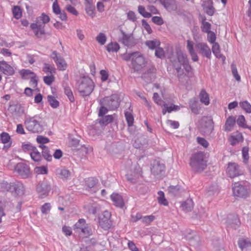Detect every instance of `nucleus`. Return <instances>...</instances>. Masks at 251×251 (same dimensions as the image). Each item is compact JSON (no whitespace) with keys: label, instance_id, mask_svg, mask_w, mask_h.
I'll return each instance as SVG.
<instances>
[{"label":"nucleus","instance_id":"obj_1","mask_svg":"<svg viewBox=\"0 0 251 251\" xmlns=\"http://www.w3.org/2000/svg\"><path fill=\"white\" fill-rule=\"evenodd\" d=\"M173 67L176 70L177 76L180 81L183 79L187 80L193 75V70L189 64L187 55L181 52H178L176 54V57L171 59Z\"/></svg>","mask_w":251,"mask_h":251},{"label":"nucleus","instance_id":"obj_2","mask_svg":"<svg viewBox=\"0 0 251 251\" xmlns=\"http://www.w3.org/2000/svg\"><path fill=\"white\" fill-rule=\"evenodd\" d=\"M190 165L193 170L197 173H200L206 169L207 161L204 152L198 151L193 153L191 158Z\"/></svg>","mask_w":251,"mask_h":251},{"label":"nucleus","instance_id":"obj_3","mask_svg":"<svg viewBox=\"0 0 251 251\" xmlns=\"http://www.w3.org/2000/svg\"><path fill=\"white\" fill-rule=\"evenodd\" d=\"M50 21L49 16L43 13L36 18L35 23L30 25V28L36 37L40 38L45 34V25L48 23Z\"/></svg>","mask_w":251,"mask_h":251},{"label":"nucleus","instance_id":"obj_4","mask_svg":"<svg viewBox=\"0 0 251 251\" xmlns=\"http://www.w3.org/2000/svg\"><path fill=\"white\" fill-rule=\"evenodd\" d=\"M95 84L92 79L88 76H83L78 80L77 89L83 97L90 95L94 90Z\"/></svg>","mask_w":251,"mask_h":251},{"label":"nucleus","instance_id":"obj_5","mask_svg":"<svg viewBox=\"0 0 251 251\" xmlns=\"http://www.w3.org/2000/svg\"><path fill=\"white\" fill-rule=\"evenodd\" d=\"M40 119V118L37 116L26 117L24 122L26 129L33 133L41 131L42 126Z\"/></svg>","mask_w":251,"mask_h":251},{"label":"nucleus","instance_id":"obj_6","mask_svg":"<svg viewBox=\"0 0 251 251\" xmlns=\"http://www.w3.org/2000/svg\"><path fill=\"white\" fill-rule=\"evenodd\" d=\"M232 190L233 196L236 198L246 199L249 196L248 189L238 182L232 184Z\"/></svg>","mask_w":251,"mask_h":251},{"label":"nucleus","instance_id":"obj_7","mask_svg":"<svg viewBox=\"0 0 251 251\" xmlns=\"http://www.w3.org/2000/svg\"><path fill=\"white\" fill-rule=\"evenodd\" d=\"M129 58H132V66L135 71L140 70L145 66V59L141 53H132Z\"/></svg>","mask_w":251,"mask_h":251},{"label":"nucleus","instance_id":"obj_8","mask_svg":"<svg viewBox=\"0 0 251 251\" xmlns=\"http://www.w3.org/2000/svg\"><path fill=\"white\" fill-rule=\"evenodd\" d=\"M16 68L4 60H0V72L2 74L11 76L16 73Z\"/></svg>","mask_w":251,"mask_h":251},{"label":"nucleus","instance_id":"obj_9","mask_svg":"<svg viewBox=\"0 0 251 251\" xmlns=\"http://www.w3.org/2000/svg\"><path fill=\"white\" fill-rule=\"evenodd\" d=\"M227 175L230 178H234L243 174L239 165L234 162L228 163L226 170Z\"/></svg>","mask_w":251,"mask_h":251},{"label":"nucleus","instance_id":"obj_10","mask_svg":"<svg viewBox=\"0 0 251 251\" xmlns=\"http://www.w3.org/2000/svg\"><path fill=\"white\" fill-rule=\"evenodd\" d=\"M51 57L55 62L58 69L60 71L65 70L67 68V64L65 60L58 54L56 51L52 52Z\"/></svg>","mask_w":251,"mask_h":251},{"label":"nucleus","instance_id":"obj_11","mask_svg":"<svg viewBox=\"0 0 251 251\" xmlns=\"http://www.w3.org/2000/svg\"><path fill=\"white\" fill-rule=\"evenodd\" d=\"M15 172L23 177H27L30 173L29 166L23 163H18L15 167Z\"/></svg>","mask_w":251,"mask_h":251},{"label":"nucleus","instance_id":"obj_12","mask_svg":"<svg viewBox=\"0 0 251 251\" xmlns=\"http://www.w3.org/2000/svg\"><path fill=\"white\" fill-rule=\"evenodd\" d=\"M200 53L202 56L210 58L211 55V52L209 47L204 43H198L196 46Z\"/></svg>","mask_w":251,"mask_h":251},{"label":"nucleus","instance_id":"obj_13","mask_svg":"<svg viewBox=\"0 0 251 251\" xmlns=\"http://www.w3.org/2000/svg\"><path fill=\"white\" fill-rule=\"evenodd\" d=\"M201 121L205 129L204 132L211 133L214 129V122L212 119L210 117H203Z\"/></svg>","mask_w":251,"mask_h":251},{"label":"nucleus","instance_id":"obj_14","mask_svg":"<svg viewBox=\"0 0 251 251\" xmlns=\"http://www.w3.org/2000/svg\"><path fill=\"white\" fill-rule=\"evenodd\" d=\"M228 141L231 145L234 146L240 142H243V137L242 133L237 131L230 135Z\"/></svg>","mask_w":251,"mask_h":251},{"label":"nucleus","instance_id":"obj_15","mask_svg":"<svg viewBox=\"0 0 251 251\" xmlns=\"http://www.w3.org/2000/svg\"><path fill=\"white\" fill-rule=\"evenodd\" d=\"M187 49L192 60L194 62L198 61L199 60V57L195 51L194 48V43L192 41L189 40L187 41Z\"/></svg>","mask_w":251,"mask_h":251},{"label":"nucleus","instance_id":"obj_16","mask_svg":"<svg viewBox=\"0 0 251 251\" xmlns=\"http://www.w3.org/2000/svg\"><path fill=\"white\" fill-rule=\"evenodd\" d=\"M1 142L4 144V148H9L12 143V140L8 133L2 132L0 135Z\"/></svg>","mask_w":251,"mask_h":251},{"label":"nucleus","instance_id":"obj_17","mask_svg":"<svg viewBox=\"0 0 251 251\" xmlns=\"http://www.w3.org/2000/svg\"><path fill=\"white\" fill-rule=\"evenodd\" d=\"M236 122V119L234 116H229L226 120L225 124L224 126V129L226 132H229L231 131Z\"/></svg>","mask_w":251,"mask_h":251},{"label":"nucleus","instance_id":"obj_18","mask_svg":"<svg viewBox=\"0 0 251 251\" xmlns=\"http://www.w3.org/2000/svg\"><path fill=\"white\" fill-rule=\"evenodd\" d=\"M111 199L114 204L117 207H123L124 202L122 197L118 193H114L111 195Z\"/></svg>","mask_w":251,"mask_h":251},{"label":"nucleus","instance_id":"obj_19","mask_svg":"<svg viewBox=\"0 0 251 251\" xmlns=\"http://www.w3.org/2000/svg\"><path fill=\"white\" fill-rule=\"evenodd\" d=\"M100 226L104 230L109 229L111 226V222L109 217H106L105 215H102L100 218Z\"/></svg>","mask_w":251,"mask_h":251},{"label":"nucleus","instance_id":"obj_20","mask_svg":"<svg viewBox=\"0 0 251 251\" xmlns=\"http://www.w3.org/2000/svg\"><path fill=\"white\" fill-rule=\"evenodd\" d=\"M238 245L242 251H251V242L248 239L239 240Z\"/></svg>","mask_w":251,"mask_h":251},{"label":"nucleus","instance_id":"obj_21","mask_svg":"<svg viewBox=\"0 0 251 251\" xmlns=\"http://www.w3.org/2000/svg\"><path fill=\"white\" fill-rule=\"evenodd\" d=\"M212 50L216 57L221 59L223 62L225 61L226 57L221 53L220 46L217 43H215L213 45Z\"/></svg>","mask_w":251,"mask_h":251},{"label":"nucleus","instance_id":"obj_22","mask_svg":"<svg viewBox=\"0 0 251 251\" xmlns=\"http://www.w3.org/2000/svg\"><path fill=\"white\" fill-rule=\"evenodd\" d=\"M133 37L131 34H126L122 32V37L120 39V41L125 46H129L133 42Z\"/></svg>","mask_w":251,"mask_h":251},{"label":"nucleus","instance_id":"obj_23","mask_svg":"<svg viewBox=\"0 0 251 251\" xmlns=\"http://www.w3.org/2000/svg\"><path fill=\"white\" fill-rule=\"evenodd\" d=\"M199 98L201 103L205 105H208L210 103L209 97L208 94L205 89H202L199 94Z\"/></svg>","mask_w":251,"mask_h":251},{"label":"nucleus","instance_id":"obj_24","mask_svg":"<svg viewBox=\"0 0 251 251\" xmlns=\"http://www.w3.org/2000/svg\"><path fill=\"white\" fill-rule=\"evenodd\" d=\"M19 74L24 79H28L35 75V73L27 69H22L19 71Z\"/></svg>","mask_w":251,"mask_h":251},{"label":"nucleus","instance_id":"obj_25","mask_svg":"<svg viewBox=\"0 0 251 251\" xmlns=\"http://www.w3.org/2000/svg\"><path fill=\"white\" fill-rule=\"evenodd\" d=\"M160 3L168 10H173L175 5V1L174 0H159Z\"/></svg>","mask_w":251,"mask_h":251},{"label":"nucleus","instance_id":"obj_26","mask_svg":"<svg viewBox=\"0 0 251 251\" xmlns=\"http://www.w3.org/2000/svg\"><path fill=\"white\" fill-rule=\"evenodd\" d=\"M87 225L85 220L84 219H80L74 225V229L78 232L81 229L83 228L84 227H85Z\"/></svg>","mask_w":251,"mask_h":251},{"label":"nucleus","instance_id":"obj_27","mask_svg":"<svg viewBox=\"0 0 251 251\" xmlns=\"http://www.w3.org/2000/svg\"><path fill=\"white\" fill-rule=\"evenodd\" d=\"M126 120L127 122L128 126H132L134 123V117L132 114V110L130 111H126L125 112Z\"/></svg>","mask_w":251,"mask_h":251},{"label":"nucleus","instance_id":"obj_28","mask_svg":"<svg viewBox=\"0 0 251 251\" xmlns=\"http://www.w3.org/2000/svg\"><path fill=\"white\" fill-rule=\"evenodd\" d=\"M85 10L87 14L93 18L95 16V7L92 5V3H87L85 2Z\"/></svg>","mask_w":251,"mask_h":251},{"label":"nucleus","instance_id":"obj_29","mask_svg":"<svg viewBox=\"0 0 251 251\" xmlns=\"http://www.w3.org/2000/svg\"><path fill=\"white\" fill-rule=\"evenodd\" d=\"M164 108L162 110V113L163 115H165L166 112L171 113L173 111H177L179 110V107L178 105L174 104L169 106L167 104H164Z\"/></svg>","mask_w":251,"mask_h":251},{"label":"nucleus","instance_id":"obj_30","mask_svg":"<svg viewBox=\"0 0 251 251\" xmlns=\"http://www.w3.org/2000/svg\"><path fill=\"white\" fill-rule=\"evenodd\" d=\"M56 173L62 179H67L70 176V172L66 169L56 170Z\"/></svg>","mask_w":251,"mask_h":251},{"label":"nucleus","instance_id":"obj_31","mask_svg":"<svg viewBox=\"0 0 251 251\" xmlns=\"http://www.w3.org/2000/svg\"><path fill=\"white\" fill-rule=\"evenodd\" d=\"M43 71L46 74L50 73L52 74L55 73L56 69L53 65L44 63L43 67Z\"/></svg>","mask_w":251,"mask_h":251},{"label":"nucleus","instance_id":"obj_32","mask_svg":"<svg viewBox=\"0 0 251 251\" xmlns=\"http://www.w3.org/2000/svg\"><path fill=\"white\" fill-rule=\"evenodd\" d=\"M146 45L151 50L157 49L160 45V42L158 40H148L146 42Z\"/></svg>","mask_w":251,"mask_h":251},{"label":"nucleus","instance_id":"obj_33","mask_svg":"<svg viewBox=\"0 0 251 251\" xmlns=\"http://www.w3.org/2000/svg\"><path fill=\"white\" fill-rule=\"evenodd\" d=\"M182 207L184 211H190L194 207L193 201L192 200H187L182 204Z\"/></svg>","mask_w":251,"mask_h":251},{"label":"nucleus","instance_id":"obj_34","mask_svg":"<svg viewBox=\"0 0 251 251\" xmlns=\"http://www.w3.org/2000/svg\"><path fill=\"white\" fill-rule=\"evenodd\" d=\"M30 155L33 160L36 162L41 161L42 155L36 148L30 152Z\"/></svg>","mask_w":251,"mask_h":251},{"label":"nucleus","instance_id":"obj_35","mask_svg":"<svg viewBox=\"0 0 251 251\" xmlns=\"http://www.w3.org/2000/svg\"><path fill=\"white\" fill-rule=\"evenodd\" d=\"M98 179L94 177H89L85 179V185L89 188L94 187L98 183Z\"/></svg>","mask_w":251,"mask_h":251},{"label":"nucleus","instance_id":"obj_36","mask_svg":"<svg viewBox=\"0 0 251 251\" xmlns=\"http://www.w3.org/2000/svg\"><path fill=\"white\" fill-rule=\"evenodd\" d=\"M40 147L43 149L42 155L45 159L49 161H51L52 159V155L50 153L48 149L44 145H40Z\"/></svg>","mask_w":251,"mask_h":251},{"label":"nucleus","instance_id":"obj_37","mask_svg":"<svg viewBox=\"0 0 251 251\" xmlns=\"http://www.w3.org/2000/svg\"><path fill=\"white\" fill-rule=\"evenodd\" d=\"M240 106L246 113H251V104L247 100L240 101L239 102Z\"/></svg>","mask_w":251,"mask_h":251},{"label":"nucleus","instance_id":"obj_38","mask_svg":"<svg viewBox=\"0 0 251 251\" xmlns=\"http://www.w3.org/2000/svg\"><path fill=\"white\" fill-rule=\"evenodd\" d=\"M13 17L16 19H19L22 17V9L19 6H14L12 8Z\"/></svg>","mask_w":251,"mask_h":251},{"label":"nucleus","instance_id":"obj_39","mask_svg":"<svg viewBox=\"0 0 251 251\" xmlns=\"http://www.w3.org/2000/svg\"><path fill=\"white\" fill-rule=\"evenodd\" d=\"M108 52H117L120 49L119 45L117 43H110L106 47Z\"/></svg>","mask_w":251,"mask_h":251},{"label":"nucleus","instance_id":"obj_40","mask_svg":"<svg viewBox=\"0 0 251 251\" xmlns=\"http://www.w3.org/2000/svg\"><path fill=\"white\" fill-rule=\"evenodd\" d=\"M47 98L50 105L52 108H55L59 106V101L55 99L54 96L49 95Z\"/></svg>","mask_w":251,"mask_h":251},{"label":"nucleus","instance_id":"obj_41","mask_svg":"<svg viewBox=\"0 0 251 251\" xmlns=\"http://www.w3.org/2000/svg\"><path fill=\"white\" fill-rule=\"evenodd\" d=\"M158 200L160 204L167 206L168 205V202L165 198V195L163 191H160L158 192Z\"/></svg>","mask_w":251,"mask_h":251},{"label":"nucleus","instance_id":"obj_42","mask_svg":"<svg viewBox=\"0 0 251 251\" xmlns=\"http://www.w3.org/2000/svg\"><path fill=\"white\" fill-rule=\"evenodd\" d=\"M64 93L71 102H73L75 101L73 92L70 87L65 86L64 87Z\"/></svg>","mask_w":251,"mask_h":251},{"label":"nucleus","instance_id":"obj_43","mask_svg":"<svg viewBox=\"0 0 251 251\" xmlns=\"http://www.w3.org/2000/svg\"><path fill=\"white\" fill-rule=\"evenodd\" d=\"M37 191L41 195H46L48 193V187L45 184H39L36 187Z\"/></svg>","mask_w":251,"mask_h":251},{"label":"nucleus","instance_id":"obj_44","mask_svg":"<svg viewBox=\"0 0 251 251\" xmlns=\"http://www.w3.org/2000/svg\"><path fill=\"white\" fill-rule=\"evenodd\" d=\"M78 232L80 235L84 237H88L91 234V230L88 225H87L85 227H84V228L81 229Z\"/></svg>","mask_w":251,"mask_h":251},{"label":"nucleus","instance_id":"obj_45","mask_svg":"<svg viewBox=\"0 0 251 251\" xmlns=\"http://www.w3.org/2000/svg\"><path fill=\"white\" fill-rule=\"evenodd\" d=\"M113 121V118L112 115H107L103 117L102 119L100 120L99 123L100 125H107V124L111 123Z\"/></svg>","mask_w":251,"mask_h":251},{"label":"nucleus","instance_id":"obj_46","mask_svg":"<svg viewBox=\"0 0 251 251\" xmlns=\"http://www.w3.org/2000/svg\"><path fill=\"white\" fill-rule=\"evenodd\" d=\"M138 12L144 17L149 18L151 17V13L146 11L144 6L139 5L138 8Z\"/></svg>","mask_w":251,"mask_h":251},{"label":"nucleus","instance_id":"obj_47","mask_svg":"<svg viewBox=\"0 0 251 251\" xmlns=\"http://www.w3.org/2000/svg\"><path fill=\"white\" fill-rule=\"evenodd\" d=\"M155 220V216L151 215L143 217L142 222L146 226H149L151 223Z\"/></svg>","mask_w":251,"mask_h":251},{"label":"nucleus","instance_id":"obj_48","mask_svg":"<svg viewBox=\"0 0 251 251\" xmlns=\"http://www.w3.org/2000/svg\"><path fill=\"white\" fill-rule=\"evenodd\" d=\"M237 124L243 128L248 127V126L246 123V119L243 115L238 116L237 120Z\"/></svg>","mask_w":251,"mask_h":251},{"label":"nucleus","instance_id":"obj_49","mask_svg":"<svg viewBox=\"0 0 251 251\" xmlns=\"http://www.w3.org/2000/svg\"><path fill=\"white\" fill-rule=\"evenodd\" d=\"M249 148L246 147H243L242 150L243 162L246 164L248 163L249 159Z\"/></svg>","mask_w":251,"mask_h":251},{"label":"nucleus","instance_id":"obj_50","mask_svg":"<svg viewBox=\"0 0 251 251\" xmlns=\"http://www.w3.org/2000/svg\"><path fill=\"white\" fill-rule=\"evenodd\" d=\"M164 169L165 166L163 165L157 164L156 165H154L152 166L151 171L154 174H158L163 171Z\"/></svg>","mask_w":251,"mask_h":251},{"label":"nucleus","instance_id":"obj_51","mask_svg":"<svg viewBox=\"0 0 251 251\" xmlns=\"http://www.w3.org/2000/svg\"><path fill=\"white\" fill-rule=\"evenodd\" d=\"M106 39L107 38L105 35L103 33H99L96 37L97 41L101 45L105 44Z\"/></svg>","mask_w":251,"mask_h":251},{"label":"nucleus","instance_id":"obj_52","mask_svg":"<svg viewBox=\"0 0 251 251\" xmlns=\"http://www.w3.org/2000/svg\"><path fill=\"white\" fill-rule=\"evenodd\" d=\"M43 80L45 84L48 85H50L55 80L54 75L51 74L50 75L45 76L43 77Z\"/></svg>","mask_w":251,"mask_h":251},{"label":"nucleus","instance_id":"obj_53","mask_svg":"<svg viewBox=\"0 0 251 251\" xmlns=\"http://www.w3.org/2000/svg\"><path fill=\"white\" fill-rule=\"evenodd\" d=\"M35 171L38 174H47L48 173V168L44 166L36 167L35 168Z\"/></svg>","mask_w":251,"mask_h":251},{"label":"nucleus","instance_id":"obj_54","mask_svg":"<svg viewBox=\"0 0 251 251\" xmlns=\"http://www.w3.org/2000/svg\"><path fill=\"white\" fill-rule=\"evenodd\" d=\"M35 147L32 146L31 144H26L22 145V149L25 152H27L29 154L32 152L35 149Z\"/></svg>","mask_w":251,"mask_h":251},{"label":"nucleus","instance_id":"obj_55","mask_svg":"<svg viewBox=\"0 0 251 251\" xmlns=\"http://www.w3.org/2000/svg\"><path fill=\"white\" fill-rule=\"evenodd\" d=\"M231 68L232 73L234 77L236 79V80L238 81H240L241 78L238 73L236 65L234 64H232L231 65Z\"/></svg>","mask_w":251,"mask_h":251},{"label":"nucleus","instance_id":"obj_56","mask_svg":"<svg viewBox=\"0 0 251 251\" xmlns=\"http://www.w3.org/2000/svg\"><path fill=\"white\" fill-rule=\"evenodd\" d=\"M211 24L205 21H203L202 23L201 29L203 32L208 33L210 32Z\"/></svg>","mask_w":251,"mask_h":251},{"label":"nucleus","instance_id":"obj_57","mask_svg":"<svg viewBox=\"0 0 251 251\" xmlns=\"http://www.w3.org/2000/svg\"><path fill=\"white\" fill-rule=\"evenodd\" d=\"M155 54L156 57L159 58H162L165 57V52L164 50L159 47L156 49Z\"/></svg>","mask_w":251,"mask_h":251},{"label":"nucleus","instance_id":"obj_58","mask_svg":"<svg viewBox=\"0 0 251 251\" xmlns=\"http://www.w3.org/2000/svg\"><path fill=\"white\" fill-rule=\"evenodd\" d=\"M100 75L101 80L102 82H105L108 79L109 77V74L107 71L105 70H102L100 71Z\"/></svg>","mask_w":251,"mask_h":251},{"label":"nucleus","instance_id":"obj_59","mask_svg":"<svg viewBox=\"0 0 251 251\" xmlns=\"http://www.w3.org/2000/svg\"><path fill=\"white\" fill-rule=\"evenodd\" d=\"M207 33V40L209 43L214 44L215 42L216 36L215 34L212 31Z\"/></svg>","mask_w":251,"mask_h":251},{"label":"nucleus","instance_id":"obj_60","mask_svg":"<svg viewBox=\"0 0 251 251\" xmlns=\"http://www.w3.org/2000/svg\"><path fill=\"white\" fill-rule=\"evenodd\" d=\"M197 141L199 144L205 148H207L209 146L208 142L203 138L198 137L197 138Z\"/></svg>","mask_w":251,"mask_h":251},{"label":"nucleus","instance_id":"obj_61","mask_svg":"<svg viewBox=\"0 0 251 251\" xmlns=\"http://www.w3.org/2000/svg\"><path fill=\"white\" fill-rule=\"evenodd\" d=\"M52 10L54 13H55L56 15H58L59 13H60L61 10L57 0H55L53 3Z\"/></svg>","mask_w":251,"mask_h":251},{"label":"nucleus","instance_id":"obj_62","mask_svg":"<svg viewBox=\"0 0 251 251\" xmlns=\"http://www.w3.org/2000/svg\"><path fill=\"white\" fill-rule=\"evenodd\" d=\"M166 123L168 125L170 126L174 129H176L178 128L179 126V124L178 122L175 121H172L171 120H168L166 121Z\"/></svg>","mask_w":251,"mask_h":251},{"label":"nucleus","instance_id":"obj_63","mask_svg":"<svg viewBox=\"0 0 251 251\" xmlns=\"http://www.w3.org/2000/svg\"><path fill=\"white\" fill-rule=\"evenodd\" d=\"M51 209L50 204V203H45L41 207V211L42 213L47 214L49 212Z\"/></svg>","mask_w":251,"mask_h":251},{"label":"nucleus","instance_id":"obj_64","mask_svg":"<svg viewBox=\"0 0 251 251\" xmlns=\"http://www.w3.org/2000/svg\"><path fill=\"white\" fill-rule=\"evenodd\" d=\"M152 21L159 25H162L164 24V21L161 17L154 16L152 18Z\"/></svg>","mask_w":251,"mask_h":251}]
</instances>
